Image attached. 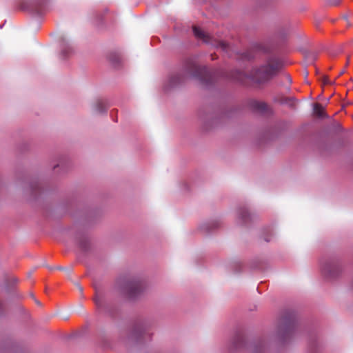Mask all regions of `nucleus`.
<instances>
[{"instance_id":"obj_1","label":"nucleus","mask_w":353,"mask_h":353,"mask_svg":"<svg viewBox=\"0 0 353 353\" xmlns=\"http://www.w3.org/2000/svg\"><path fill=\"white\" fill-rule=\"evenodd\" d=\"M185 70L188 74L206 84L211 83L217 75L216 72L206 67L199 66L193 59L186 61Z\"/></svg>"},{"instance_id":"obj_2","label":"nucleus","mask_w":353,"mask_h":353,"mask_svg":"<svg viewBox=\"0 0 353 353\" xmlns=\"http://www.w3.org/2000/svg\"><path fill=\"white\" fill-rule=\"evenodd\" d=\"M279 67L280 63L278 60L275 57H271L265 65L252 72L251 77L258 83H263L274 77L279 71Z\"/></svg>"},{"instance_id":"obj_3","label":"nucleus","mask_w":353,"mask_h":353,"mask_svg":"<svg viewBox=\"0 0 353 353\" xmlns=\"http://www.w3.org/2000/svg\"><path fill=\"white\" fill-rule=\"evenodd\" d=\"M193 32L194 36L199 39H201L203 42L210 44L216 48H219L224 51H227L228 45L223 41L216 40L213 39L210 35L206 34L204 31L198 27L194 26L193 28Z\"/></svg>"},{"instance_id":"obj_4","label":"nucleus","mask_w":353,"mask_h":353,"mask_svg":"<svg viewBox=\"0 0 353 353\" xmlns=\"http://www.w3.org/2000/svg\"><path fill=\"white\" fill-rule=\"evenodd\" d=\"M142 290V283L139 281H128L125 286V291L130 296H135Z\"/></svg>"},{"instance_id":"obj_5","label":"nucleus","mask_w":353,"mask_h":353,"mask_svg":"<svg viewBox=\"0 0 353 353\" xmlns=\"http://www.w3.org/2000/svg\"><path fill=\"white\" fill-rule=\"evenodd\" d=\"M321 270L325 276L332 277L338 271V266L333 261H326L321 265Z\"/></svg>"},{"instance_id":"obj_6","label":"nucleus","mask_w":353,"mask_h":353,"mask_svg":"<svg viewBox=\"0 0 353 353\" xmlns=\"http://www.w3.org/2000/svg\"><path fill=\"white\" fill-rule=\"evenodd\" d=\"M252 107L254 109L261 112H265L268 110L267 104L260 101H254L252 103Z\"/></svg>"},{"instance_id":"obj_7","label":"nucleus","mask_w":353,"mask_h":353,"mask_svg":"<svg viewBox=\"0 0 353 353\" xmlns=\"http://www.w3.org/2000/svg\"><path fill=\"white\" fill-rule=\"evenodd\" d=\"M72 52V48L67 44H63L61 47V54L65 58Z\"/></svg>"},{"instance_id":"obj_8","label":"nucleus","mask_w":353,"mask_h":353,"mask_svg":"<svg viewBox=\"0 0 353 353\" xmlns=\"http://www.w3.org/2000/svg\"><path fill=\"white\" fill-rule=\"evenodd\" d=\"M106 109L105 102L102 100H99L96 104V110L99 112H102Z\"/></svg>"},{"instance_id":"obj_9","label":"nucleus","mask_w":353,"mask_h":353,"mask_svg":"<svg viewBox=\"0 0 353 353\" xmlns=\"http://www.w3.org/2000/svg\"><path fill=\"white\" fill-rule=\"evenodd\" d=\"M94 303L98 308H101L103 305L102 298L97 294L94 299Z\"/></svg>"},{"instance_id":"obj_10","label":"nucleus","mask_w":353,"mask_h":353,"mask_svg":"<svg viewBox=\"0 0 353 353\" xmlns=\"http://www.w3.org/2000/svg\"><path fill=\"white\" fill-rule=\"evenodd\" d=\"M239 216H240L241 219H243V221L245 222L247 216H248V211L246 210H243L240 212Z\"/></svg>"},{"instance_id":"obj_11","label":"nucleus","mask_w":353,"mask_h":353,"mask_svg":"<svg viewBox=\"0 0 353 353\" xmlns=\"http://www.w3.org/2000/svg\"><path fill=\"white\" fill-rule=\"evenodd\" d=\"M321 81H322L323 83L325 85L332 83V82L328 79V77L327 76H323Z\"/></svg>"},{"instance_id":"obj_12","label":"nucleus","mask_w":353,"mask_h":353,"mask_svg":"<svg viewBox=\"0 0 353 353\" xmlns=\"http://www.w3.org/2000/svg\"><path fill=\"white\" fill-rule=\"evenodd\" d=\"M178 82H179V80H178V77H171V79H170V83H171V85L172 86L176 85Z\"/></svg>"},{"instance_id":"obj_13","label":"nucleus","mask_w":353,"mask_h":353,"mask_svg":"<svg viewBox=\"0 0 353 353\" xmlns=\"http://www.w3.org/2000/svg\"><path fill=\"white\" fill-rule=\"evenodd\" d=\"M339 1L340 0H330L329 3L331 5L336 6V5H337L339 3Z\"/></svg>"},{"instance_id":"obj_14","label":"nucleus","mask_w":353,"mask_h":353,"mask_svg":"<svg viewBox=\"0 0 353 353\" xmlns=\"http://www.w3.org/2000/svg\"><path fill=\"white\" fill-rule=\"evenodd\" d=\"M134 334L137 336V338H140L142 336V332H136Z\"/></svg>"},{"instance_id":"obj_15","label":"nucleus","mask_w":353,"mask_h":353,"mask_svg":"<svg viewBox=\"0 0 353 353\" xmlns=\"http://www.w3.org/2000/svg\"><path fill=\"white\" fill-rule=\"evenodd\" d=\"M245 58L248 59H250L253 58V57L250 56V54H246Z\"/></svg>"},{"instance_id":"obj_16","label":"nucleus","mask_w":353,"mask_h":353,"mask_svg":"<svg viewBox=\"0 0 353 353\" xmlns=\"http://www.w3.org/2000/svg\"><path fill=\"white\" fill-rule=\"evenodd\" d=\"M343 20H344L345 21H346V23H347V25H350V24H349V23H348L347 18L346 17H343Z\"/></svg>"},{"instance_id":"obj_17","label":"nucleus","mask_w":353,"mask_h":353,"mask_svg":"<svg viewBox=\"0 0 353 353\" xmlns=\"http://www.w3.org/2000/svg\"><path fill=\"white\" fill-rule=\"evenodd\" d=\"M343 73H344V70H342V71L340 72L339 75H341V74H343Z\"/></svg>"}]
</instances>
